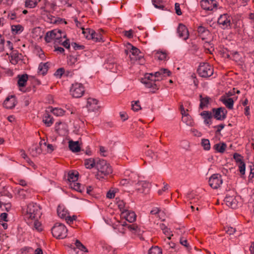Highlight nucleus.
<instances>
[{"label": "nucleus", "instance_id": "15", "mask_svg": "<svg viewBox=\"0 0 254 254\" xmlns=\"http://www.w3.org/2000/svg\"><path fill=\"white\" fill-rule=\"evenodd\" d=\"M217 22L220 25H221L222 29L227 28L228 26H230L231 21L230 16L228 14L221 15L218 18Z\"/></svg>", "mask_w": 254, "mask_h": 254}, {"label": "nucleus", "instance_id": "59", "mask_svg": "<svg viewBox=\"0 0 254 254\" xmlns=\"http://www.w3.org/2000/svg\"><path fill=\"white\" fill-rule=\"evenodd\" d=\"M175 8L176 13L178 15H182V13L180 8V5L179 3H176L175 4Z\"/></svg>", "mask_w": 254, "mask_h": 254}, {"label": "nucleus", "instance_id": "35", "mask_svg": "<svg viewBox=\"0 0 254 254\" xmlns=\"http://www.w3.org/2000/svg\"><path fill=\"white\" fill-rule=\"evenodd\" d=\"M45 7L49 8L50 9L54 10L56 8L57 4L55 0L49 1L47 0H43Z\"/></svg>", "mask_w": 254, "mask_h": 254}, {"label": "nucleus", "instance_id": "2", "mask_svg": "<svg viewBox=\"0 0 254 254\" xmlns=\"http://www.w3.org/2000/svg\"><path fill=\"white\" fill-rule=\"evenodd\" d=\"M40 206L37 203H30L27 206L25 217L31 219H38L41 215Z\"/></svg>", "mask_w": 254, "mask_h": 254}, {"label": "nucleus", "instance_id": "7", "mask_svg": "<svg viewBox=\"0 0 254 254\" xmlns=\"http://www.w3.org/2000/svg\"><path fill=\"white\" fill-rule=\"evenodd\" d=\"M85 92L84 87L82 84L78 82L72 83L69 90L70 94L73 97H81Z\"/></svg>", "mask_w": 254, "mask_h": 254}, {"label": "nucleus", "instance_id": "42", "mask_svg": "<svg viewBox=\"0 0 254 254\" xmlns=\"http://www.w3.org/2000/svg\"><path fill=\"white\" fill-rule=\"evenodd\" d=\"M237 165L239 168V171L241 176H244L245 174L246 171V164L244 160L239 163H237Z\"/></svg>", "mask_w": 254, "mask_h": 254}, {"label": "nucleus", "instance_id": "49", "mask_svg": "<svg viewBox=\"0 0 254 254\" xmlns=\"http://www.w3.org/2000/svg\"><path fill=\"white\" fill-rule=\"evenodd\" d=\"M131 107L132 110L135 112H137L141 109V106L139 105V101L138 100L132 101Z\"/></svg>", "mask_w": 254, "mask_h": 254}, {"label": "nucleus", "instance_id": "33", "mask_svg": "<svg viewBox=\"0 0 254 254\" xmlns=\"http://www.w3.org/2000/svg\"><path fill=\"white\" fill-rule=\"evenodd\" d=\"M145 155L146 157L151 160H157L158 158L157 152H154L150 149H148L146 151Z\"/></svg>", "mask_w": 254, "mask_h": 254}, {"label": "nucleus", "instance_id": "6", "mask_svg": "<svg viewBox=\"0 0 254 254\" xmlns=\"http://www.w3.org/2000/svg\"><path fill=\"white\" fill-rule=\"evenodd\" d=\"M153 73H146L144 75V78H142L141 82L144 84L147 88L152 89L151 92L155 93L156 90L159 89L158 86L155 83L156 79H153Z\"/></svg>", "mask_w": 254, "mask_h": 254}, {"label": "nucleus", "instance_id": "56", "mask_svg": "<svg viewBox=\"0 0 254 254\" xmlns=\"http://www.w3.org/2000/svg\"><path fill=\"white\" fill-rule=\"evenodd\" d=\"M225 125L224 124H221L217 126H215L213 127V128H216V133L218 134L220 132L221 130L224 128Z\"/></svg>", "mask_w": 254, "mask_h": 254}, {"label": "nucleus", "instance_id": "39", "mask_svg": "<svg viewBox=\"0 0 254 254\" xmlns=\"http://www.w3.org/2000/svg\"><path fill=\"white\" fill-rule=\"evenodd\" d=\"M29 151L33 156H37L38 154L42 153V149L36 146H33L30 149Z\"/></svg>", "mask_w": 254, "mask_h": 254}, {"label": "nucleus", "instance_id": "30", "mask_svg": "<svg viewBox=\"0 0 254 254\" xmlns=\"http://www.w3.org/2000/svg\"><path fill=\"white\" fill-rule=\"evenodd\" d=\"M43 122L47 127H51L53 124V119L51 115L46 113L43 117Z\"/></svg>", "mask_w": 254, "mask_h": 254}, {"label": "nucleus", "instance_id": "38", "mask_svg": "<svg viewBox=\"0 0 254 254\" xmlns=\"http://www.w3.org/2000/svg\"><path fill=\"white\" fill-rule=\"evenodd\" d=\"M71 188L80 192H82L85 190L84 186H82L80 183L76 182H73V184H71Z\"/></svg>", "mask_w": 254, "mask_h": 254}, {"label": "nucleus", "instance_id": "4", "mask_svg": "<svg viewBox=\"0 0 254 254\" xmlns=\"http://www.w3.org/2000/svg\"><path fill=\"white\" fill-rule=\"evenodd\" d=\"M95 167L99 172L104 176L111 174L113 171L110 165L104 159L97 158Z\"/></svg>", "mask_w": 254, "mask_h": 254}, {"label": "nucleus", "instance_id": "28", "mask_svg": "<svg viewBox=\"0 0 254 254\" xmlns=\"http://www.w3.org/2000/svg\"><path fill=\"white\" fill-rule=\"evenodd\" d=\"M49 69L48 63H41L38 66V72L41 73L42 75H45Z\"/></svg>", "mask_w": 254, "mask_h": 254}, {"label": "nucleus", "instance_id": "18", "mask_svg": "<svg viewBox=\"0 0 254 254\" xmlns=\"http://www.w3.org/2000/svg\"><path fill=\"white\" fill-rule=\"evenodd\" d=\"M200 116L204 120V123L207 126H210L212 124V118L213 117L212 114L211 112L208 111H204L200 113Z\"/></svg>", "mask_w": 254, "mask_h": 254}, {"label": "nucleus", "instance_id": "61", "mask_svg": "<svg viewBox=\"0 0 254 254\" xmlns=\"http://www.w3.org/2000/svg\"><path fill=\"white\" fill-rule=\"evenodd\" d=\"M180 243L182 245L186 247L188 250H190V249L189 244H188V241L187 240L184 239L183 238H181L180 239Z\"/></svg>", "mask_w": 254, "mask_h": 254}, {"label": "nucleus", "instance_id": "45", "mask_svg": "<svg viewBox=\"0 0 254 254\" xmlns=\"http://www.w3.org/2000/svg\"><path fill=\"white\" fill-rule=\"evenodd\" d=\"M153 5L157 8L164 9L165 6L163 4L162 0H152Z\"/></svg>", "mask_w": 254, "mask_h": 254}, {"label": "nucleus", "instance_id": "12", "mask_svg": "<svg viewBox=\"0 0 254 254\" xmlns=\"http://www.w3.org/2000/svg\"><path fill=\"white\" fill-rule=\"evenodd\" d=\"M177 34L179 38L187 40L189 38V32L187 27L183 24L180 23L177 28Z\"/></svg>", "mask_w": 254, "mask_h": 254}, {"label": "nucleus", "instance_id": "46", "mask_svg": "<svg viewBox=\"0 0 254 254\" xmlns=\"http://www.w3.org/2000/svg\"><path fill=\"white\" fill-rule=\"evenodd\" d=\"M148 254H162V251L158 247H152L149 250Z\"/></svg>", "mask_w": 254, "mask_h": 254}, {"label": "nucleus", "instance_id": "40", "mask_svg": "<svg viewBox=\"0 0 254 254\" xmlns=\"http://www.w3.org/2000/svg\"><path fill=\"white\" fill-rule=\"evenodd\" d=\"M197 31L199 36L201 37H203L209 33V30L202 26H198Z\"/></svg>", "mask_w": 254, "mask_h": 254}, {"label": "nucleus", "instance_id": "63", "mask_svg": "<svg viewBox=\"0 0 254 254\" xmlns=\"http://www.w3.org/2000/svg\"><path fill=\"white\" fill-rule=\"evenodd\" d=\"M128 229L130 231L136 232L138 230V226L135 224H128L127 225Z\"/></svg>", "mask_w": 254, "mask_h": 254}, {"label": "nucleus", "instance_id": "22", "mask_svg": "<svg viewBox=\"0 0 254 254\" xmlns=\"http://www.w3.org/2000/svg\"><path fill=\"white\" fill-rule=\"evenodd\" d=\"M91 32V35L88 36V39H92L94 41L101 42L102 40V35L100 33H97L94 30H89ZM90 33V32H89Z\"/></svg>", "mask_w": 254, "mask_h": 254}, {"label": "nucleus", "instance_id": "27", "mask_svg": "<svg viewBox=\"0 0 254 254\" xmlns=\"http://www.w3.org/2000/svg\"><path fill=\"white\" fill-rule=\"evenodd\" d=\"M31 190L29 189H19L17 193L19 196L22 199H25L29 196Z\"/></svg>", "mask_w": 254, "mask_h": 254}, {"label": "nucleus", "instance_id": "43", "mask_svg": "<svg viewBox=\"0 0 254 254\" xmlns=\"http://www.w3.org/2000/svg\"><path fill=\"white\" fill-rule=\"evenodd\" d=\"M45 20L50 23H56L58 22L57 17H56L50 14H47L44 18Z\"/></svg>", "mask_w": 254, "mask_h": 254}, {"label": "nucleus", "instance_id": "58", "mask_svg": "<svg viewBox=\"0 0 254 254\" xmlns=\"http://www.w3.org/2000/svg\"><path fill=\"white\" fill-rule=\"evenodd\" d=\"M82 33L83 34L84 37H85V38L87 39H88V37H87V36H89L90 35H91V32L90 31V33L88 32H89V30H93V29H90V28H86V29H84V28H82Z\"/></svg>", "mask_w": 254, "mask_h": 254}, {"label": "nucleus", "instance_id": "5", "mask_svg": "<svg viewBox=\"0 0 254 254\" xmlns=\"http://www.w3.org/2000/svg\"><path fill=\"white\" fill-rule=\"evenodd\" d=\"M197 71L200 76L203 78H207L213 74V68L208 63H200Z\"/></svg>", "mask_w": 254, "mask_h": 254}, {"label": "nucleus", "instance_id": "31", "mask_svg": "<svg viewBox=\"0 0 254 254\" xmlns=\"http://www.w3.org/2000/svg\"><path fill=\"white\" fill-rule=\"evenodd\" d=\"M226 147L227 145L224 142L215 144L213 147L214 149L221 153L224 152Z\"/></svg>", "mask_w": 254, "mask_h": 254}, {"label": "nucleus", "instance_id": "23", "mask_svg": "<svg viewBox=\"0 0 254 254\" xmlns=\"http://www.w3.org/2000/svg\"><path fill=\"white\" fill-rule=\"evenodd\" d=\"M220 101L225 105V106L229 109H233L234 100L231 98H226L224 96L221 97Z\"/></svg>", "mask_w": 254, "mask_h": 254}, {"label": "nucleus", "instance_id": "26", "mask_svg": "<svg viewBox=\"0 0 254 254\" xmlns=\"http://www.w3.org/2000/svg\"><path fill=\"white\" fill-rule=\"evenodd\" d=\"M17 84L19 87H24L25 86L26 83L28 80V75L24 74L22 75H18Z\"/></svg>", "mask_w": 254, "mask_h": 254}, {"label": "nucleus", "instance_id": "53", "mask_svg": "<svg viewBox=\"0 0 254 254\" xmlns=\"http://www.w3.org/2000/svg\"><path fill=\"white\" fill-rule=\"evenodd\" d=\"M34 228L39 232L41 231L42 230L41 223L39 221H38L37 219H36L34 221Z\"/></svg>", "mask_w": 254, "mask_h": 254}, {"label": "nucleus", "instance_id": "29", "mask_svg": "<svg viewBox=\"0 0 254 254\" xmlns=\"http://www.w3.org/2000/svg\"><path fill=\"white\" fill-rule=\"evenodd\" d=\"M97 159L89 158L85 159L84 161V165L87 169H91L95 167Z\"/></svg>", "mask_w": 254, "mask_h": 254}, {"label": "nucleus", "instance_id": "44", "mask_svg": "<svg viewBox=\"0 0 254 254\" xmlns=\"http://www.w3.org/2000/svg\"><path fill=\"white\" fill-rule=\"evenodd\" d=\"M201 146L205 150H209L210 149V141L207 139H202L201 141Z\"/></svg>", "mask_w": 254, "mask_h": 254}, {"label": "nucleus", "instance_id": "52", "mask_svg": "<svg viewBox=\"0 0 254 254\" xmlns=\"http://www.w3.org/2000/svg\"><path fill=\"white\" fill-rule=\"evenodd\" d=\"M71 45L75 50H83L85 48L84 45H79L75 42L71 43Z\"/></svg>", "mask_w": 254, "mask_h": 254}, {"label": "nucleus", "instance_id": "20", "mask_svg": "<svg viewBox=\"0 0 254 254\" xmlns=\"http://www.w3.org/2000/svg\"><path fill=\"white\" fill-rule=\"evenodd\" d=\"M98 102V100L96 99L89 98L87 100V107L89 110L93 111L97 110L99 107L97 106Z\"/></svg>", "mask_w": 254, "mask_h": 254}, {"label": "nucleus", "instance_id": "64", "mask_svg": "<svg viewBox=\"0 0 254 254\" xmlns=\"http://www.w3.org/2000/svg\"><path fill=\"white\" fill-rule=\"evenodd\" d=\"M62 45L65 47L66 49H69L70 48V44L69 43V40L66 39L62 43Z\"/></svg>", "mask_w": 254, "mask_h": 254}, {"label": "nucleus", "instance_id": "13", "mask_svg": "<svg viewBox=\"0 0 254 254\" xmlns=\"http://www.w3.org/2000/svg\"><path fill=\"white\" fill-rule=\"evenodd\" d=\"M149 184L145 181H139L135 185V189L139 193H147L149 190Z\"/></svg>", "mask_w": 254, "mask_h": 254}, {"label": "nucleus", "instance_id": "34", "mask_svg": "<svg viewBox=\"0 0 254 254\" xmlns=\"http://www.w3.org/2000/svg\"><path fill=\"white\" fill-rule=\"evenodd\" d=\"M78 173L77 172H69L67 176V180L69 182H74L77 181Z\"/></svg>", "mask_w": 254, "mask_h": 254}, {"label": "nucleus", "instance_id": "54", "mask_svg": "<svg viewBox=\"0 0 254 254\" xmlns=\"http://www.w3.org/2000/svg\"><path fill=\"white\" fill-rule=\"evenodd\" d=\"M64 68H58L55 73H54V75L56 76L61 77L62 75L64 73Z\"/></svg>", "mask_w": 254, "mask_h": 254}, {"label": "nucleus", "instance_id": "9", "mask_svg": "<svg viewBox=\"0 0 254 254\" xmlns=\"http://www.w3.org/2000/svg\"><path fill=\"white\" fill-rule=\"evenodd\" d=\"M223 183L222 176L219 174H213L209 179V185L213 189H218Z\"/></svg>", "mask_w": 254, "mask_h": 254}, {"label": "nucleus", "instance_id": "62", "mask_svg": "<svg viewBox=\"0 0 254 254\" xmlns=\"http://www.w3.org/2000/svg\"><path fill=\"white\" fill-rule=\"evenodd\" d=\"M124 35L127 37L128 38H131L133 37V31L132 30L130 29L128 31H125L124 32Z\"/></svg>", "mask_w": 254, "mask_h": 254}, {"label": "nucleus", "instance_id": "17", "mask_svg": "<svg viewBox=\"0 0 254 254\" xmlns=\"http://www.w3.org/2000/svg\"><path fill=\"white\" fill-rule=\"evenodd\" d=\"M127 48L130 49L129 52L131 53V57L130 55V58L131 60H139L141 56H139L140 54V52L138 49L135 47L133 46L131 44H128Z\"/></svg>", "mask_w": 254, "mask_h": 254}, {"label": "nucleus", "instance_id": "37", "mask_svg": "<svg viewBox=\"0 0 254 254\" xmlns=\"http://www.w3.org/2000/svg\"><path fill=\"white\" fill-rule=\"evenodd\" d=\"M154 57L160 61L165 60L167 58V54L165 52L157 51L155 54Z\"/></svg>", "mask_w": 254, "mask_h": 254}, {"label": "nucleus", "instance_id": "41", "mask_svg": "<svg viewBox=\"0 0 254 254\" xmlns=\"http://www.w3.org/2000/svg\"><path fill=\"white\" fill-rule=\"evenodd\" d=\"M39 0H26L25 2V7L28 8H34L37 5L38 1Z\"/></svg>", "mask_w": 254, "mask_h": 254}, {"label": "nucleus", "instance_id": "21", "mask_svg": "<svg viewBox=\"0 0 254 254\" xmlns=\"http://www.w3.org/2000/svg\"><path fill=\"white\" fill-rule=\"evenodd\" d=\"M200 99V104L199 108V109L202 110L205 108H207L208 105L209 104V101L210 100V98L208 96H205L203 97L202 95H199Z\"/></svg>", "mask_w": 254, "mask_h": 254}, {"label": "nucleus", "instance_id": "48", "mask_svg": "<svg viewBox=\"0 0 254 254\" xmlns=\"http://www.w3.org/2000/svg\"><path fill=\"white\" fill-rule=\"evenodd\" d=\"M75 245L76 248L81 251L88 252L86 248L78 240H76Z\"/></svg>", "mask_w": 254, "mask_h": 254}, {"label": "nucleus", "instance_id": "60", "mask_svg": "<svg viewBox=\"0 0 254 254\" xmlns=\"http://www.w3.org/2000/svg\"><path fill=\"white\" fill-rule=\"evenodd\" d=\"M7 17L11 20H15L17 18L16 14L14 11L9 12L8 14Z\"/></svg>", "mask_w": 254, "mask_h": 254}, {"label": "nucleus", "instance_id": "36", "mask_svg": "<svg viewBox=\"0 0 254 254\" xmlns=\"http://www.w3.org/2000/svg\"><path fill=\"white\" fill-rule=\"evenodd\" d=\"M182 121L188 126H192L193 125V122L191 118L188 114H186L184 116H182Z\"/></svg>", "mask_w": 254, "mask_h": 254}, {"label": "nucleus", "instance_id": "50", "mask_svg": "<svg viewBox=\"0 0 254 254\" xmlns=\"http://www.w3.org/2000/svg\"><path fill=\"white\" fill-rule=\"evenodd\" d=\"M53 114L56 116H62L64 115V111L61 108H55L52 111Z\"/></svg>", "mask_w": 254, "mask_h": 254}, {"label": "nucleus", "instance_id": "55", "mask_svg": "<svg viewBox=\"0 0 254 254\" xmlns=\"http://www.w3.org/2000/svg\"><path fill=\"white\" fill-rule=\"evenodd\" d=\"M225 232L229 235L233 234L236 232V229L232 227L225 228Z\"/></svg>", "mask_w": 254, "mask_h": 254}, {"label": "nucleus", "instance_id": "19", "mask_svg": "<svg viewBox=\"0 0 254 254\" xmlns=\"http://www.w3.org/2000/svg\"><path fill=\"white\" fill-rule=\"evenodd\" d=\"M58 216L62 219H64L68 214V210L63 205H59L57 208Z\"/></svg>", "mask_w": 254, "mask_h": 254}, {"label": "nucleus", "instance_id": "16", "mask_svg": "<svg viewBox=\"0 0 254 254\" xmlns=\"http://www.w3.org/2000/svg\"><path fill=\"white\" fill-rule=\"evenodd\" d=\"M16 104V97L14 95L8 96L4 101L3 107L6 109H11L13 108Z\"/></svg>", "mask_w": 254, "mask_h": 254}, {"label": "nucleus", "instance_id": "3", "mask_svg": "<svg viewBox=\"0 0 254 254\" xmlns=\"http://www.w3.org/2000/svg\"><path fill=\"white\" fill-rule=\"evenodd\" d=\"M67 229L62 223H57L52 228L53 236L57 239H64L67 236Z\"/></svg>", "mask_w": 254, "mask_h": 254}, {"label": "nucleus", "instance_id": "47", "mask_svg": "<svg viewBox=\"0 0 254 254\" xmlns=\"http://www.w3.org/2000/svg\"><path fill=\"white\" fill-rule=\"evenodd\" d=\"M118 206L122 213H125V211L127 209L126 206V203L123 200H120L117 202Z\"/></svg>", "mask_w": 254, "mask_h": 254}, {"label": "nucleus", "instance_id": "51", "mask_svg": "<svg viewBox=\"0 0 254 254\" xmlns=\"http://www.w3.org/2000/svg\"><path fill=\"white\" fill-rule=\"evenodd\" d=\"M233 158L235 159L236 164L241 162L243 161V157L238 153H235L233 154Z\"/></svg>", "mask_w": 254, "mask_h": 254}, {"label": "nucleus", "instance_id": "24", "mask_svg": "<svg viewBox=\"0 0 254 254\" xmlns=\"http://www.w3.org/2000/svg\"><path fill=\"white\" fill-rule=\"evenodd\" d=\"M125 218L129 223H132L136 220V214L133 211H129L128 210L125 212Z\"/></svg>", "mask_w": 254, "mask_h": 254}, {"label": "nucleus", "instance_id": "14", "mask_svg": "<svg viewBox=\"0 0 254 254\" xmlns=\"http://www.w3.org/2000/svg\"><path fill=\"white\" fill-rule=\"evenodd\" d=\"M171 72L167 68H162L159 71L153 73V79H156V81H160L163 79L164 77L170 76Z\"/></svg>", "mask_w": 254, "mask_h": 254}, {"label": "nucleus", "instance_id": "32", "mask_svg": "<svg viewBox=\"0 0 254 254\" xmlns=\"http://www.w3.org/2000/svg\"><path fill=\"white\" fill-rule=\"evenodd\" d=\"M11 28L12 33L14 34L20 33L24 30V27L19 24L11 25Z\"/></svg>", "mask_w": 254, "mask_h": 254}, {"label": "nucleus", "instance_id": "8", "mask_svg": "<svg viewBox=\"0 0 254 254\" xmlns=\"http://www.w3.org/2000/svg\"><path fill=\"white\" fill-rule=\"evenodd\" d=\"M236 192L234 190H229L227 191L224 199L226 204L232 209H235L238 206V201L236 198Z\"/></svg>", "mask_w": 254, "mask_h": 254}, {"label": "nucleus", "instance_id": "1", "mask_svg": "<svg viewBox=\"0 0 254 254\" xmlns=\"http://www.w3.org/2000/svg\"><path fill=\"white\" fill-rule=\"evenodd\" d=\"M62 38H66V35L61 30L54 29L47 32L44 39L47 43H50L54 40L55 42L61 43Z\"/></svg>", "mask_w": 254, "mask_h": 254}, {"label": "nucleus", "instance_id": "11", "mask_svg": "<svg viewBox=\"0 0 254 254\" xmlns=\"http://www.w3.org/2000/svg\"><path fill=\"white\" fill-rule=\"evenodd\" d=\"M200 4L203 9L212 11L214 8H217L218 3L215 0H201Z\"/></svg>", "mask_w": 254, "mask_h": 254}, {"label": "nucleus", "instance_id": "57", "mask_svg": "<svg viewBox=\"0 0 254 254\" xmlns=\"http://www.w3.org/2000/svg\"><path fill=\"white\" fill-rule=\"evenodd\" d=\"M5 40L2 38V35L0 34V52H3L4 50Z\"/></svg>", "mask_w": 254, "mask_h": 254}, {"label": "nucleus", "instance_id": "25", "mask_svg": "<svg viewBox=\"0 0 254 254\" xmlns=\"http://www.w3.org/2000/svg\"><path fill=\"white\" fill-rule=\"evenodd\" d=\"M68 146L69 149L73 152H77L80 150V147L78 141H73L72 140H69L68 142Z\"/></svg>", "mask_w": 254, "mask_h": 254}, {"label": "nucleus", "instance_id": "10", "mask_svg": "<svg viewBox=\"0 0 254 254\" xmlns=\"http://www.w3.org/2000/svg\"><path fill=\"white\" fill-rule=\"evenodd\" d=\"M213 117L218 121H223L227 117V111L224 107L213 108L212 110Z\"/></svg>", "mask_w": 254, "mask_h": 254}]
</instances>
